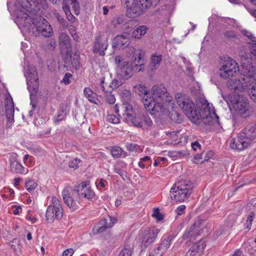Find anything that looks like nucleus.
<instances>
[{
    "label": "nucleus",
    "mask_w": 256,
    "mask_h": 256,
    "mask_svg": "<svg viewBox=\"0 0 256 256\" xmlns=\"http://www.w3.org/2000/svg\"><path fill=\"white\" fill-rule=\"evenodd\" d=\"M256 142V124H247L238 134L236 138L230 140L232 149L238 151L244 150Z\"/></svg>",
    "instance_id": "obj_1"
},
{
    "label": "nucleus",
    "mask_w": 256,
    "mask_h": 256,
    "mask_svg": "<svg viewBox=\"0 0 256 256\" xmlns=\"http://www.w3.org/2000/svg\"><path fill=\"white\" fill-rule=\"evenodd\" d=\"M194 184L190 181L181 180L176 182L170 190V196L173 200L182 202L188 198L192 194Z\"/></svg>",
    "instance_id": "obj_2"
},
{
    "label": "nucleus",
    "mask_w": 256,
    "mask_h": 256,
    "mask_svg": "<svg viewBox=\"0 0 256 256\" xmlns=\"http://www.w3.org/2000/svg\"><path fill=\"white\" fill-rule=\"evenodd\" d=\"M175 98L179 107L190 120L192 118H197L198 110L189 96L178 93L175 96Z\"/></svg>",
    "instance_id": "obj_3"
},
{
    "label": "nucleus",
    "mask_w": 256,
    "mask_h": 256,
    "mask_svg": "<svg viewBox=\"0 0 256 256\" xmlns=\"http://www.w3.org/2000/svg\"><path fill=\"white\" fill-rule=\"evenodd\" d=\"M78 190L73 187L66 186L62 192V196L65 204L72 211L76 210L79 208V198Z\"/></svg>",
    "instance_id": "obj_4"
},
{
    "label": "nucleus",
    "mask_w": 256,
    "mask_h": 256,
    "mask_svg": "<svg viewBox=\"0 0 256 256\" xmlns=\"http://www.w3.org/2000/svg\"><path fill=\"white\" fill-rule=\"evenodd\" d=\"M15 4L32 15L36 14L40 8L46 9L48 7L46 0H15Z\"/></svg>",
    "instance_id": "obj_5"
},
{
    "label": "nucleus",
    "mask_w": 256,
    "mask_h": 256,
    "mask_svg": "<svg viewBox=\"0 0 256 256\" xmlns=\"http://www.w3.org/2000/svg\"><path fill=\"white\" fill-rule=\"evenodd\" d=\"M116 65L117 78L128 80L132 75V64L124 60L122 56H116L114 58Z\"/></svg>",
    "instance_id": "obj_6"
},
{
    "label": "nucleus",
    "mask_w": 256,
    "mask_h": 256,
    "mask_svg": "<svg viewBox=\"0 0 256 256\" xmlns=\"http://www.w3.org/2000/svg\"><path fill=\"white\" fill-rule=\"evenodd\" d=\"M63 216V208L60 201L56 196L52 198V204L46 210V218L50 222L54 219L60 220Z\"/></svg>",
    "instance_id": "obj_7"
},
{
    "label": "nucleus",
    "mask_w": 256,
    "mask_h": 256,
    "mask_svg": "<svg viewBox=\"0 0 256 256\" xmlns=\"http://www.w3.org/2000/svg\"><path fill=\"white\" fill-rule=\"evenodd\" d=\"M59 45L60 52L62 56V60L65 63V66L68 67L70 64L71 44L69 36L65 33H62L59 38Z\"/></svg>",
    "instance_id": "obj_8"
},
{
    "label": "nucleus",
    "mask_w": 256,
    "mask_h": 256,
    "mask_svg": "<svg viewBox=\"0 0 256 256\" xmlns=\"http://www.w3.org/2000/svg\"><path fill=\"white\" fill-rule=\"evenodd\" d=\"M164 102L157 101L152 98L144 105V106L146 110L151 115H153L156 118H159L168 112V108L164 104Z\"/></svg>",
    "instance_id": "obj_9"
},
{
    "label": "nucleus",
    "mask_w": 256,
    "mask_h": 256,
    "mask_svg": "<svg viewBox=\"0 0 256 256\" xmlns=\"http://www.w3.org/2000/svg\"><path fill=\"white\" fill-rule=\"evenodd\" d=\"M219 118L215 112V111H210L207 108H204L198 110L197 118H192L191 120L194 122H196L198 120H201L206 125H210L214 122L220 124Z\"/></svg>",
    "instance_id": "obj_10"
},
{
    "label": "nucleus",
    "mask_w": 256,
    "mask_h": 256,
    "mask_svg": "<svg viewBox=\"0 0 256 256\" xmlns=\"http://www.w3.org/2000/svg\"><path fill=\"white\" fill-rule=\"evenodd\" d=\"M246 74L241 72V76L238 78L230 79L226 82V86L230 90H234V92L246 90L248 86V82H250Z\"/></svg>",
    "instance_id": "obj_11"
},
{
    "label": "nucleus",
    "mask_w": 256,
    "mask_h": 256,
    "mask_svg": "<svg viewBox=\"0 0 256 256\" xmlns=\"http://www.w3.org/2000/svg\"><path fill=\"white\" fill-rule=\"evenodd\" d=\"M238 64L234 59L228 58L222 62V67L220 69V76L224 79L232 76L238 70Z\"/></svg>",
    "instance_id": "obj_12"
},
{
    "label": "nucleus",
    "mask_w": 256,
    "mask_h": 256,
    "mask_svg": "<svg viewBox=\"0 0 256 256\" xmlns=\"http://www.w3.org/2000/svg\"><path fill=\"white\" fill-rule=\"evenodd\" d=\"M160 232V230L156 226L148 228L142 231L140 237L142 248H146L153 243Z\"/></svg>",
    "instance_id": "obj_13"
},
{
    "label": "nucleus",
    "mask_w": 256,
    "mask_h": 256,
    "mask_svg": "<svg viewBox=\"0 0 256 256\" xmlns=\"http://www.w3.org/2000/svg\"><path fill=\"white\" fill-rule=\"evenodd\" d=\"M152 98L157 101L170 102L172 100V96H169L166 88L163 84H155L152 86Z\"/></svg>",
    "instance_id": "obj_14"
},
{
    "label": "nucleus",
    "mask_w": 256,
    "mask_h": 256,
    "mask_svg": "<svg viewBox=\"0 0 256 256\" xmlns=\"http://www.w3.org/2000/svg\"><path fill=\"white\" fill-rule=\"evenodd\" d=\"M239 55L241 57V72H244L249 76H251L254 73L256 67L253 66L251 62V60H256L252 58V54H250L251 58H250V54L242 50L239 52Z\"/></svg>",
    "instance_id": "obj_15"
},
{
    "label": "nucleus",
    "mask_w": 256,
    "mask_h": 256,
    "mask_svg": "<svg viewBox=\"0 0 256 256\" xmlns=\"http://www.w3.org/2000/svg\"><path fill=\"white\" fill-rule=\"evenodd\" d=\"M236 111L244 118H247L252 114V110L246 98L238 96L234 104Z\"/></svg>",
    "instance_id": "obj_16"
},
{
    "label": "nucleus",
    "mask_w": 256,
    "mask_h": 256,
    "mask_svg": "<svg viewBox=\"0 0 256 256\" xmlns=\"http://www.w3.org/2000/svg\"><path fill=\"white\" fill-rule=\"evenodd\" d=\"M108 46V38L99 34L95 38L92 51L94 53H98L100 56H104L106 54L105 51Z\"/></svg>",
    "instance_id": "obj_17"
},
{
    "label": "nucleus",
    "mask_w": 256,
    "mask_h": 256,
    "mask_svg": "<svg viewBox=\"0 0 256 256\" xmlns=\"http://www.w3.org/2000/svg\"><path fill=\"white\" fill-rule=\"evenodd\" d=\"M124 6L126 8V13L130 18H136L141 14L140 6L136 0H125Z\"/></svg>",
    "instance_id": "obj_18"
},
{
    "label": "nucleus",
    "mask_w": 256,
    "mask_h": 256,
    "mask_svg": "<svg viewBox=\"0 0 256 256\" xmlns=\"http://www.w3.org/2000/svg\"><path fill=\"white\" fill-rule=\"evenodd\" d=\"M88 184L87 182H84L78 186L73 188L74 190H78L80 198H85L88 200L92 199L94 196V193L90 187L88 186Z\"/></svg>",
    "instance_id": "obj_19"
},
{
    "label": "nucleus",
    "mask_w": 256,
    "mask_h": 256,
    "mask_svg": "<svg viewBox=\"0 0 256 256\" xmlns=\"http://www.w3.org/2000/svg\"><path fill=\"white\" fill-rule=\"evenodd\" d=\"M117 219L116 218L109 216V220H102L97 224L93 229L94 232L101 233L104 231L107 228L112 227L116 222Z\"/></svg>",
    "instance_id": "obj_20"
},
{
    "label": "nucleus",
    "mask_w": 256,
    "mask_h": 256,
    "mask_svg": "<svg viewBox=\"0 0 256 256\" xmlns=\"http://www.w3.org/2000/svg\"><path fill=\"white\" fill-rule=\"evenodd\" d=\"M204 222V220L198 219L194 222L191 227L188 229L186 234L188 238H195L200 234L201 230H199L201 227H204L203 223Z\"/></svg>",
    "instance_id": "obj_21"
},
{
    "label": "nucleus",
    "mask_w": 256,
    "mask_h": 256,
    "mask_svg": "<svg viewBox=\"0 0 256 256\" xmlns=\"http://www.w3.org/2000/svg\"><path fill=\"white\" fill-rule=\"evenodd\" d=\"M18 155L16 153H12L9 158L10 168L13 173L24 174V168L17 160Z\"/></svg>",
    "instance_id": "obj_22"
},
{
    "label": "nucleus",
    "mask_w": 256,
    "mask_h": 256,
    "mask_svg": "<svg viewBox=\"0 0 256 256\" xmlns=\"http://www.w3.org/2000/svg\"><path fill=\"white\" fill-rule=\"evenodd\" d=\"M130 44L128 36L123 34L116 36L113 40L112 47L120 48H124Z\"/></svg>",
    "instance_id": "obj_23"
},
{
    "label": "nucleus",
    "mask_w": 256,
    "mask_h": 256,
    "mask_svg": "<svg viewBox=\"0 0 256 256\" xmlns=\"http://www.w3.org/2000/svg\"><path fill=\"white\" fill-rule=\"evenodd\" d=\"M138 95L141 98L144 105L147 104L152 99L151 95L148 88L142 84H138L134 86Z\"/></svg>",
    "instance_id": "obj_24"
},
{
    "label": "nucleus",
    "mask_w": 256,
    "mask_h": 256,
    "mask_svg": "<svg viewBox=\"0 0 256 256\" xmlns=\"http://www.w3.org/2000/svg\"><path fill=\"white\" fill-rule=\"evenodd\" d=\"M6 114L8 120L12 123L14 122V104L11 96H7L5 100Z\"/></svg>",
    "instance_id": "obj_25"
},
{
    "label": "nucleus",
    "mask_w": 256,
    "mask_h": 256,
    "mask_svg": "<svg viewBox=\"0 0 256 256\" xmlns=\"http://www.w3.org/2000/svg\"><path fill=\"white\" fill-rule=\"evenodd\" d=\"M160 0H136L140 6L141 14H144L148 9L154 8Z\"/></svg>",
    "instance_id": "obj_26"
},
{
    "label": "nucleus",
    "mask_w": 256,
    "mask_h": 256,
    "mask_svg": "<svg viewBox=\"0 0 256 256\" xmlns=\"http://www.w3.org/2000/svg\"><path fill=\"white\" fill-rule=\"evenodd\" d=\"M80 55L76 53L72 56V52H70V64L68 67L65 66V63L64 62V68H66V70H70L71 68H72L76 70H79L80 68Z\"/></svg>",
    "instance_id": "obj_27"
},
{
    "label": "nucleus",
    "mask_w": 256,
    "mask_h": 256,
    "mask_svg": "<svg viewBox=\"0 0 256 256\" xmlns=\"http://www.w3.org/2000/svg\"><path fill=\"white\" fill-rule=\"evenodd\" d=\"M120 112L121 116H123L126 119L128 120L132 119L133 115L132 106L128 103H124L120 107Z\"/></svg>",
    "instance_id": "obj_28"
},
{
    "label": "nucleus",
    "mask_w": 256,
    "mask_h": 256,
    "mask_svg": "<svg viewBox=\"0 0 256 256\" xmlns=\"http://www.w3.org/2000/svg\"><path fill=\"white\" fill-rule=\"evenodd\" d=\"M84 94L85 97L91 102L98 104L99 100L98 95L94 92L90 88H86L84 90Z\"/></svg>",
    "instance_id": "obj_29"
},
{
    "label": "nucleus",
    "mask_w": 256,
    "mask_h": 256,
    "mask_svg": "<svg viewBox=\"0 0 256 256\" xmlns=\"http://www.w3.org/2000/svg\"><path fill=\"white\" fill-rule=\"evenodd\" d=\"M28 90L30 92V96H36L39 87V81L33 80L31 82H27Z\"/></svg>",
    "instance_id": "obj_30"
},
{
    "label": "nucleus",
    "mask_w": 256,
    "mask_h": 256,
    "mask_svg": "<svg viewBox=\"0 0 256 256\" xmlns=\"http://www.w3.org/2000/svg\"><path fill=\"white\" fill-rule=\"evenodd\" d=\"M42 20H45L44 18L39 16L36 18V22H32L34 27L36 30L33 31V34L36 36H38L40 34L41 31L44 30V25H45V22H42Z\"/></svg>",
    "instance_id": "obj_31"
},
{
    "label": "nucleus",
    "mask_w": 256,
    "mask_h": 256,
    "mask_svg": "<svg viewBox=\"0 0 256 256\" xmlns=\"http://www.w3.org/2000/svg\"><path fill=\"white\" fill-rule=\"evenodd\" d=\"M24 76L27 82L38 79L36 68L34 66H28L27 70L24 73Z\"/></svg>",
    "instance_id": "obj_32"
},
{
    "label": "nucleus",
    "mask_w": 256,
    "mask_h": 256,
    "mask_svg": "<svg viewBox=\"0 0 256 256\" xmlns=\"http://www.w3.org/2000/svg\"><path fill=\"white\" fill-rule=\"evenodd\" d=\"M147 30L148 28L146 26H140L133 31L132 33V37L136 39H140L142 36L146 34Z\"/></svg>",
    "instance_id": "obj_33"
},
{
    "label": "nucleus",
    "mask_w": 256,
    "mask_h": 256,
    "mask_svg": "<svg viewBox=\"0 0 256 256\" xmlns=\"http://www.w3.org/2000/svg\"><path fill=\"white\" fill-rule=\"evenodd\" d=\"M42 22H45V25H44V30L41 31L40 34L44 37H50L52 34V29L50 25L46 20H42Z\"/></svg>",
    "instance_id": "obj_34"
},
{
    "label": "nucleus",
    "mask_w": 256,
    "mask_h": 256,
    "mask_svg": "<svg viewBox=\"0 0 256 256\" xmlns=\"http://www.w3.org/2000/svg\"><path fill=\"white\" fill-rule=\"evenodd\" d=\"M142 129H150L152 126L153 123L148 114H142Z\"/></svg>",
    "instance_id": "obj_35"
},
{
    "label": "nucleus",
    "mask_w": 256,
    "mask_h": 256,
    "mask_svg": "<svg viewBox=\"0 0 256 256\" xmlns=\"http://www.w3.org/2000/svg\"><path fill=\"white\" fill-rule=\"evenodd\" d=\"M202 252L200 247L198 244H194L190 250L186 253V256H196L197 254H199Z\"/></svg>",
    "instance_id": "obj_36"
},
{
    "label": "nucleus",
    "mask_w": 256,
    "mask_h": 256,
    "mask_svg": "<svg viewBox=\"0 0 256 256\" xmlns=\"http://www.w3.org/2000/svg\"><path fill=\"white\" fill-rule=\"evenodd\" d=\"M172 236H169L168 237H167L166 238L164 239L160 246V248H162V252H166L168 248L170 247V243L172 242Z\"/></svg>",
    "instance_id": "obj_37"
},
{
    "label": "nucleus",
    "mask_w": 256,
    "mask_h": 256,
    "mask_svg": "<svg viewBox=\"0 0 256 256\" xmlns=\"http://www.w3.org/2000/svg\"><path fill=\"white\" fill-rule=\"evenodd\" d=\"M170 118L172 121L175 123L180 124L182 120V116L176 111L170 112Z\"/></svg>",
    "instance_id": "obj_38"
},
{
    "label": "nucleus",
    "mask_w": 256,
    "mask_h": 256,
    "mask_svg": "<svg viewBox=\"0 0 256 256\" xmlns=\"http://www.w3.org/2000/svg\"><path fill=\"white\" fill-rule=\"evenodd\" d=\"M100 88L102 92L106 94L112 92L113 90L110 85H108L106 83L104 82V78H102L100 80Z\"/></svg>",
    "instance_id": "obj_39"
},
{
    "label": "nucleus",
    "mask_w": 256,
    "mask_h": 256,
    "mask_svg": "<svg viewBox=\"0 0 256 256\" xmlns=\"http://www.w3.org/2000/svg\"><path fill=\"white\" fill-rule=\"evenodd\" d=\"M70 4L72 6L74 13L76 15H78L80 12V8L79 2L77 0H68Z\"/></svg>",
    "instance_id": "obj_40"
},
{
    "label": "nucleus",
    "mask_w": 256,
    "mask_h": 256,
    "mask_svg": "<svg viewBox=\"0 0 256 256\" xmlns=\"http://www.w3.org/2000/svg\"><path fill=\"white\" fill-rule=\"evenodd\" d=\"M246 90H248V92L252 100L256 102V86L252 84L248 86Z\"/></svg>",
    "instance_id": "obj_41"
},
{
    "label": "nucleus",
    "mask_w": 256,
    "mask_h": 256,
    "mask_svg": "<svg viewBox=\"0 0 256 256\" xmlns=\"http://www.w3.org/2000/svg\"><path fill=\"white\" fill-rule=\"evenodd\" d=\"M162 60V56L161 54L158 55L157 54H152L151 58L152 66H156V65L159 66Z\"/></svg>",
    "instance_id": "obj_42"
},
{
    "label": "nucleus",
    "mask_w": 256,
    "mask_h": 256,
    "mask_svg": "<svg viewBox=\"0 0 256 256\" xmlns=\"http://www.w3.org/2000/svg\"><path fill=\"white\" fill-rule=\"evenodd\" d=\"M36 186L37 184L32 180H30L25 182L26 188L29 192L34 190L36 188Z\"/></svg>",
    "instance_id": "obj_43"
},
{
    "label": "nucleus",
    "mask_w": 256,
    "mask_h": 256,
    "mask_svg": "<svg viewBox=\"0 0 256 256\" xmlns=\"http://www.w3.org/2000/svg\"><path fill=\"white\" fill-rule=\"evenodd\" d=\"M130 120L136 126L142 128V115L134 118L132 116V119Z\"/></svg>",
    "instance_id": "obj_44"
},
{
    "label": "nucleus",
    "mask_w": 256,
    "mask_h": 256,
    "mask_svg": "<svg viewBox=\"0 0 256 256\" xmlns=\"http://www.w3.org/2000/svg\"><path fill=\"white\" fill-rule=\"evenodd\" d=\"M122 153V149L118 146H114L111 150V154L113 157L118 158L120 157Z\"/></svg>",
    "instance_id": "obj_45"
},
{
    "label": "nucleus",
    "mask_w": 256,
    "mask_h": 256,
    "mask_svg": "<svg viewBox=\"0 0 256 256\" xmlns=\"http://www.w3.org/2000/svg\"><path fill=\"white\" fill-rule=\"evenodd\" d=\"M162 248L159 246L151 252L150 256H162L166 252H162Z\"/></svg>",
    "instance_id": "obj_46"
},
{
    "label": "nucleus",
    "mask_w": 256,
    "mask_h": 256,
    "mask_svg": "<svg viewBox=\"0 0 256 256\" xmlns=\"http://www.w3.org/2000/svg\"><path fill=\"white\" fill-rule=\"evenodd\" d=\"M114 170L116 173L120 174L124 180H125V178H126V172L124 170L121 168L118 164H117L114 166Z\"/></svg>",
    "instance_id": "obj_47"
},
{
    "label": "nucleus",
    "mask_w": 256,
    "mask_h": 256,
    "mask_svg": "<svg viewBox=\"0 0 256 256\" xmlns=\"http://www.w3.org/2000/svg\"><path fill=\"white\" fill-rule=\"evenodd\" d=\"M120 94L122 98L125 102L130 100L131 98V93L129 90H122Z\"/></svg>",
    "instance_id": "obj_48"
},
{
    "label": "nucleus",
    "mask_w": 256,
    "mask_h": 256,
    "mask_svg": "<svg viewBox=\"0 0 256 256\" xmlns=\"http://www.w3.org/2000/svg\"><path fill=\"white\" fill-rule=\"evenodd\" d=\"M118 79H114L112 82V90L116 89L122 84L124 80L117 78Z\"/></svg>",
    "instance_id": "obj_49"
},
{
    "label": "nucleus",
    "mask_w": 256,
    "mask_h": 256,
    "mask_svg": "<svg viewBox=\"0 0 256 256\" xmlns=\"http://www.w3.org/2000/svg\"><path fill=\"white\" fill-rule=\"evenodd\" d=\"M143 56V54L141 53L140 50H134V52L132 58L134 59V60L136 62H138V63H140V62L142 59Z\"/></svg>",
    "instance_id": "obj_50"
},
{
    "label": "nucleus",
    "mask_w": 256,
    "mask_h": 256,
    "mask_svg": "<svg viewBox=\"0 0 256 256\" xmlns=\"http://www.w3.org/2000/svg\"><path fill=\"white\" fill-rule=\"evenodd\" d=\"M246 76L248 78H249L248 79H250V82H248V85L251 86L252 84V85L256 86V68L254 72V73H253L252 74L251 76H249L246 74Z\"/></svg>",
    "instance_id": "obj_51"
},
{
    "label": "nucleus",
    "mask_w": 256,
    "mask_h": 256,
    "mask_svg": "<svg viewBox=\"0 0 256 256\" xmlns=\"http://www.w3.org/2000/svg\"><path fill=\"white\" fill-rule=\"evenodd\" d=\"M66 117V114L64 111L58 112V115L54 118V121L56 124L58 123L63 120Z\"/></svg>",
    "instance_id": "obj_52"
},
{
    "label": "nucleus",
    "mask_w": 256,
    "mask_h": 256,
    "mask_svg": "<svg viewBox=\"0 0 256 256\" xmlns=\"http://www.w3.org/2000/svg\"><path fill=\"white\" fill-rule=\"evenodd\" d=\"M125 22V17L123 15L118 16L114 22V27H118V26L123 24Z\"/></svg>",
    "instance_id": "obj_53"
},
{
    "label": "nucleus",
    "mask_w": 256,
    "mask_h": 256,
    "mask_svg": "<svg viewBox=\"0 0 256 256\" xmlns=\"http://www.w3.org/2000/svg\"><path fill=\"white\" fill-rule=\"evenodd\" d=\"M106 121L112 124H118L120 122L119 118L114 114H108Z\"/></svg>",
    "instance_id": "obj_54"
},
{
    "label": "nucleus",
    "mask_w": 256,
    "mask_h": 256,
    "mask_svg": "<svg viewBox=\"0 0 256 256\" xmlns=\"http://www.w3.org/2000/svg\"><path fill=\"white\" fill-rule=\"evenodd\" d=\"M72 76L70 73H66L62 78V80H61L62 83H64L65 84H68L71 82V78H72Z\"/></svg>",
    "instance_id": "obj_55"
},
{
    "label": "nucleus",
    "mask_w": 256,
    "mask_h": 256,
    "mask_svg": "<svg viewBox=\"0 0 256 256\" xmlns=\"http://www.w3.org/2000/svg\"><path fill=\"white\" fill-rule=\"evenodd\" d=\"M80 162V160L78 158H74L71 161L68 162V166L70 168H76L78 166V163Z\"/></svg>",
    "instance_id": "obj_56"
},
{
    "label": "nucleus",
    "mask_w": 256,
    "mask_h": 256,
    "mask_svg": "<svg viewBox=\"0 0 256 256\" xmlns=\"http://www.w3.org/2000/svg\"><path fill=\"white\" fill-rule=\"evenodd\" d=\"M254 213L252 212L250 214H249L248 216L247 220L246 222V228L250 230L251 228L252 222L254 220Z\"/></svg>",
    "instance_id": "obj_57"
},
{
    "label": "nucleus",
    "mask_w": 256,
    "mask_h": 256,
    "mask_svg": "<svg viewBox=\"0 0 256 256\" xmlns=\"http://www.w3.org/2000/svg\"><path fill=\"white\" fill-rule=\"evenodd\" d=\"M106 102L110 104H113L116 102V99L113 94L111 92L107 93L106 96Z\"/></svg>",
    "instance_id": "obj_58"
},
{
    "label": "nucleus",
    "mask_w": 256,
    "mask_h": 256,
    "mask_svg": "<svg viewBox=\"0 0 256 256\" xmlns=\"http://www.w3.org/2000/svg\"><path fill=\"white\" fill-rule=\"evenodd\" d=\"M132 252L130 248L122 249L118 254V256H132Z\"/></svg>",
    "instance_id": "obj_59"
},
{
    "label": "nucleus",
    "mask_w": 256,
    "mask_h": 256,
    "mask_svg": "<svg viewBox=\"0 0 256 256\" xmlns=\"http://www.w3.org/2000/svg\"><path fill=\"white\" fill-rule=\"evenodd\" d=\"M152 216L156 218L158 220H161L164 218L163 215L160 212L158 208L154 210Z\"/></svg>",
    "instance_id": "obj_60"
},
{
    "label": "nucleus",
    "mask_w": 256,
    "mask_h": 256,
    "mask_svg": "<svg viewBox=\"0 0 256 256\" xmlns=\"http://www.w3.org/2000/svg\"><path fill=\"white\" fill-rule=\"evenodd\" d=\"M140 64H134V66H132V72H139L144 68V66L142 64L139 63Z\"/></svg>",
    "instance_id": "obj_61"
},
{
    "label": "nucleus",
    "mask_w": 256,
    "mask_h": 256,
    "mask_svg": "<svg viewBox=\"0 0 256 256\" xmlns=\"http://www.w3.org/2000/svg\"><path fill=\"white\" fill-rule=\"evenodd\" d=\"M186 208L184 205L180 206L176 208L175 212L178 215H182L184 214Z\"/></svg>",
    "instance_id": "obj_62"
},
{
    "label": "nucleus",
    "mask_w": 256,
    "mask_h": 256,
    "mask_svg": "<svg viewBox=\"0 0 256 256\" xmlns=\"http://www.w3.org/2000/svg\"><path fill=\"white\" fill-rule=\"evenodd\" d=\"M194 160H197V162L202 163L205 160H204V152H202L200 154H198L194 156Z\"/></svg>",
    "instance_id": "obj_63"
},
{
    "label": "nucleus",
    "mask_w": 256,
    "mask_h": 256,
    "mask_svg": "<svg viewBox=\"0 0 256 256\" xmlns=\"http://www.w3.org/2000/svg\"><path fill=\"white\" fill-rule=\"evenodd\" d=\"M56 18L60 24H61L63 26H68V24L66 20L61 16L60 14H57Z\"/></svg>",
    "instance_id": "obj_64"
}]
</instances>
